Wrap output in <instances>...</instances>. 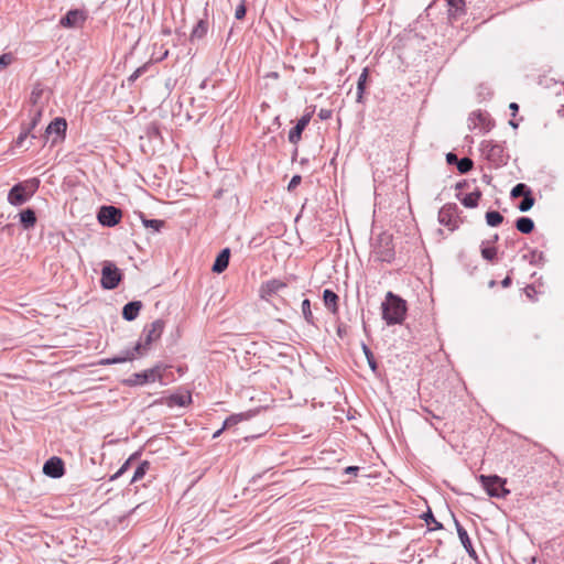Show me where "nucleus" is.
Instances as JSON below:
<instances>
[{
  "label": "nucleus",
  "instance_id": "obj_1",
  "mask_svg": "<svg viewBox=\"0 0 564 564\" xmlns=\"http://www.w3.org/2000/svg\"><path fill=\"white\" fill-rule=\"evenodd\" d=\"M164 327L165 323L163 319H155L151 324L145 325L142 332V337L131 350H127L123 356L104 359L101 360L100 364H121L128 360H133L135 355H144L151 348V345L158 339H160V337L163 334Z\"/></svg>",
  "mask_w": 564,
  "mask_h": 564
},
{
  "label": "nucleus",
  "instance_id": "obj_2",
  "mask_svg": "<svg viewBox=\"0 0 564 564\" xmlns=\"http://www.w3.org/2000/svg\"><path fill=\"white\" fill-rule=\"evenodd\" d=\"M381 310L387 325L402 324L408 312L406 301L389 291L381 304Z\"/></svg>",
  "mask_w": 564,
  "mask_h": 564
},
{
  "label": "nucleus",
  "instance_id": "obj_3",
  "mask_svg": "<svg viewBox=\"0 0 564 564\" xmlns=\"http://www.w3.org/2000/svg\"><path fill=\"white\" fill-rule=\"evenodd\" d=\"M40 181L30 178L24 182L17 183L8 193V202L13 206H21L26 203L37 191Z\"/></svg>",
  "mask_w": 564,
  "mask_h": 564
},
{
  "label": "nucleus",
  "instance_id": "obj_4",
  "mask_svg": "<svg viewBox=\"0 0 564 564\" xmlns=\"http://www.w3.org/2000/svg\"><path fill=\"white\" fill-rule=\"evenodd\" d=\"M372 253L378 261L391 262L395 256L392 236L387 232L378 235L372 243Z\"/></svg>",
  "mask_w": 564,
  "mask_h": 564
},
{
  "label": "nucleus",
  "instance_id": "obj_5",
  "mask_svg": "<svg viewBox=\"0 0 564 564\" xmlns=\"http://www.w3.org/2000/svg\"><path fill=\"white\" fill-rule=\"evenodd\" d=\"M478 480L488 496L492 498H506L510 494V490L506 488L507 479L498 475H480Z\"/></svg>",
  "mask_w": 564,
  "mask_h": 564
},
{
  "label": "nucleus",
  "instance_id": "obj_6",
  "mask_svg": "<svg viewBox=\"0 0 564 564\" xmlns=\"http://www.w3.org/2000/svg\"><path fill=\"white\" fill-rule=\"evenodd\" d=\"M122 276V272L119 268L116 267L115 263L105 261L101 269V288L105 290L116 289L120 284Z\"/></svg>",
  "mask_w": 564,
  "mask_h": 564
},
{
  "label": "nucleus",
  "instance_id": "obj_7",
  "mask_svg": "<svg viewBox=\"0 0 564 564\" xmlns=\"http://www.w3.org/2000/svg\"><path fill=\"white\" fill-rule=\"evenodd\" d=\"M162 379V368L156 365L150 369H147L142 372L132 373L127 380L126 383L128 386H143L150 382H155L156 380Z\"/></svg>",
  "mask_w": 564,
  "mask_h": 564
},
{
  "label": "nucleus",
  "instance_id": "obj_8",
  "mask_svg": "<svg viewBox=\"0 0 564 564\" xmlns=\"http://www.w3.org/2000/svg\"><path fill=\"white\" fill-rule=\"evenodd\" d=\"M67 122L64 118H55L45 129L44 134L41 137L46 143L52 137V145H55L65 138Z\"/></svg>",
  "mask_w": 564,
  "mask_h": 564
},
{
  "label": "nucleus",
  "instance_id": "obj_9",
  "mask_svg": "<svg viewBox=\"0 0 564 564\" xmlns=\"http://www.w3.org/2000/svg\"><path fill=\"white\" fill-rule=\"evenodd\" d=\"M122 212L115 206H101L97 214L98 221L106 227H113L120 223Z\"/></svg>",
  "mask_w": 564,
  "mask_h": 564
},
{
  "label": "nucleus",
  "instance_id": "obj_10",
  "mask_svg": "<svg viewBox=\"0 0 564 564\" xmlns=\"http://www.w3.org/2000/svg\"><path fill=\"white\" fill-rule=\"evenodd\" d=\"M438 223L454 230L458 223V207L454 203L445 204L438 212Z\"/></svg>",
  "mask_w": 564,
  "mask_h": 564
},
{
  "label": "nucleus",
  "instance_id": "obj_11",
  "mask_svg": "<svg viewBox=\"0 0 564 564\" xmlns=\"http://www.w3.org/2000/svg\"><path fill=\"white\" fill-rule=\"evenodd\" d=\"M482 153L489 162L494 163L497 166L506 164L507 162L505 149L500 144H496L490 141L485 142L482 144Z\"/></svg>",
  "mask_w": 564,
  "mask_h": 564
},
{
  "label": "nucleus",
  "instance_id": "obj_12",
  "mask_svg": "<svg viewBox=\"0 0 564 564\" xmlns=\"http://www.w3.org/2000/svg\"><path fill=\"white\" fill-rule=\"evenodd\" d=\"M86 19L87 13L85 10L72 9L59 20V25L68 29L78 28L86 21Z\"/></svg>",
  "mask_w": 564,
  "mask_h": 564
},
{
  "label": "nucleus",
  "instance_id": "obj_13",
  "mask_svg": "<svg viewBox=\"0 0 564 564\" xmlns=\"http://www.w3.org/2000/svg\"><path fill=\"white\" fill-rule=\"evenodd\" d=\"M286 283L279 279H271L263 282L259 290V295L264 301H270V299L279 293L281 290L286 288Z\"/></svg>",
  "mask_w": 564,
  "mask_h": 564
},
{
  "label": "nucleus",
  "instance_id": "obj_14",
  "mask_svg": "<svg viewBox=\"0 0 564 564\" xmlns=\"http://www.w3.org/2000/svg\"><path fill=\"white\" fill-rule=\"evenodd\" d=\"M43 473L52 478H61L65 473V465L62 458L53 456L43 465Z\"/></svg>",
  "mask_w": 564,
  "mask_h": 564
},
{
  "label": "nucleus",
  "instance_id": "obj_15",
  "mask_svg": "<svg viewBox=\"0 0 564 564\" xmlns=\"http://www.w3.org/2000/svg\"><path fill=\"white\" fill-rule=\"evenodd\" d=\"M312 113L303 115L296 122V124L289 132V141L293 144H297L302 138V133L310 123Z\"/></svg>",
  "mask_w": 564,
  "mask_h": 564
},
{
  "label": "nucleus",
  "instance_id": "obj_16",
  "mask_svg": "<svg viewBox=\"0 0 564 564\" xmlns=\"http://www.w3.org/2000/svg\"><path fill=\"white\" fill-rule=\"evenodd\" d=\"M453 519H454V522H455V527H456V531H457V534H458V538L464 546V549L466 550V552L468 553V555L470 557H476L477 554H476V551L471 544V541L469 539V535L467 533V531L463 528V525L459 523V521L455 518V516L453 514Z\"/></svg>",
  "mask_w": 564,
  "mask_h": 564
},
{
  "label": "nucleus",
  "instance_id": "obj_17",
  "mask_svg": "<svg viewBox=\"0 0 564 564\" xmlns=\"http://www.w3.org/2000/svg\"><path fill=\"white\" fill-rule=\"evenodd\" d=\"M230 250L229 248L223 249L215 259L212 267L213 272L223 273L229 265Z\"/></svg>",
  "mask_w": 564,
  "mask_h": 564
},
{
  "label": "nucleus",
  "instance_id": "obj_18",
  "mask_svg": "<svg viewBox=\"0 0 564 564\" xmlns=\"http://www.w3.org/2000/svg\"><path fill=\"white\" fill-rule=\"evenodd\" d=\"M142 306L143 304L141 301H131L127 303L122 308L123 319L128 322L134 321L138 317Z\"/></svg>",
  "mask_w": 564,
  "mask_h": 564
},
{
  "label": "nucleus",
  "instance_id": "obj_19",
  "mask_svg": "<svg viewBox=\"0 0 564 564\" xmlns=\"http://www.w3.org/2000/svg\"><path fill=\"white\" fill-rule=\"evenodd\" d=\"M323 301L325 306L333 313L336 314L338 312V301L339 296L332 290L325 289L323 291Z\"/></svg>",
  "mask_w": 564,
  "mask_h": 564
},
{
  "label": "nucleus",
  "instance_id": "obj_20",
  "mask_svg": "<svg viewBox=\"0 0 564 564\" xmlns=\"http://www.w3.org/2000/svg\"><path fill=\"white\" fill-rule=\"evenodd\" d=\"M369 76V69L368 67H365L359 75L358 82H357V96L356 101L359 104H364V95L366 91V85Z\"/></svg>",
  "mask_w": 564,
  "mask_h": 564
},
{
  "label": "nucleus",
  "instance_id": "obj_21",
  "mask_svg": "<svg viewBox=\"0 0 564 564\" xmlns=\"http://www.w3.org/2000/svg\"><path fill=\"white\" fill-rule=\"evenodd\" d=\"M481 196V191L479 188H475L471 193L465 195L463 198H459V200L466 208H475L478 206Z\"/></svg>",
  "mask_w": 564,
  "mask_h": 564
},
{
  "label": "nucleus",
  "instance_id": "obj_22",
  "mask_svg": "<svg viewBox=\"0 0 564 564\" xmlns=\"http://www.w3.org/2000/svg\"><path fill=\"white\" fill-rule=\"evenodd\" d=\"M20 223L24 229H30L34 227L36 223V215L32 208H26L22 210L20 214Z\"/></svg>",
  "mask_w": 564,
  "mask_h": 564
},
{
  "label": "nucleus",
  "instance_id": "obj_23",
  "mask_svg": "<svg viewBox=\"0 0 564 564\" xmlns=\"http://www.w3.org/2000/svg\"><path fill=\"white\" fill-rule=\"evenodd\" d=\"M207 31H208V22L206 19H200L196 25L193 28L192 32H191V36H189V40L193 42L195 40H200L203 39L206 34H207Z\"/></svg>",
  "mask_w": 564,
  "mask_h": 564
},
{
  "label": "nucleus",
  "instance_id": "obj_24",
  "mask_svg": "<svg viewBox=\"0 0 564 564\" xmlns=\"http://www.w3.org/2000/svg\"><path fill=\"white\" fill-rule=\"evenodd\" d=\"M516 228L522 234H531L534 229V221L530 217H519L516 220Z\"/></svg>",
  "mask_w": 564,
  "mask_h": 564
},
{
  "label": "nucleus",
  "instance_id": "obj_25",
  "mask_svg": "<svg viewBox=\"0 0 564 564\" xmlns=\"http://www.w3.org/2000/svg\"><path fill=\"white\" fill-rule=\"evenodd\" d=\"M449 15L456 18L465 12V0H446Z\"/></svg>",
  "mask_w": 564,
  "mask_h": 564
},
{
  "label": "nucleus",
  "instance_id": "obj_26",
  "mask_svg": "<svg viewBox=\"0 0 564 564\" xmlns=\"http://www.w3.org/2000/svg\"><path fill=\"white\" fill-rule=\"evenodd\" d=\"M486 223L490 227H497L503 221V216L497 210L486 213Z\"/></svg>",
  "mask_w": 564,
  "mask_h": 564
},
{
  "label": "nucleus",
  "instance_id": "obj_27",
  "mask_svg": "<svg viewBox=\"0 0 564 564\" xmlns=\"http://www.w3.org/2000/svg\"><path fill=\"white\" fill-rule=\"evenodd\" d=\"M150 469V463L148 460H143L134 470L131 482H135L144 477L147 471Z\"/></svg>",
  "mask_w": 564,
  "mask_h": 564
},
{
  "label": "nucleus",
  "instance_id": "obj_28",
  "mask_svg": "<svg viewBox=\"0 0 564 564\" xmlns=\"http://www.w3.org/2000/svg\"><path fill=\"white\" fill-rule=\"evenodd\" d=\"M531 189L523 183H519L511 189L510 196L511 198L525 197V195L530 194Z\"/></svg>",
  "mask_w": 564,
  "mask_h": 564
},
{
  "label": "nucleus",
  "instance_id": "obj_29",
  "mask_svg": "<svg viewBox=\"0 0 564 564\" xmlns=\"http://www.w3.org/2000/svg\"><path fill=\"white\" fill-rule=\"evenodd\" d=\"M29 137H30L31 139H36V135H35L32 131H30V129H28V128L23 127V128L21 129V132H20L19 137H18V138H17V140L14 141L15 147H18V148L23 147L24 141H25Z\"/></svg>",
  "mask_w": 564,
  "mask_h": 564
},
{
  "label": "nucleus",
  "instance_id": "obj_30",
  "mask_svg": "<svg viewBox=\"0 0 564 564\" xmlns=\"http://www.w3.org/2000/svg\"><path fill=\"white\" fill-rule=\"evenodd\" d=\"M456 166H457V170L459 171V173L466 174L474 167V162L471 159L465 156V158L459 159Z\"/></svg>",
  "mask_w": 564,
  "mask_h": 564
},
{
  "label": "nucleus",
  "instance_id": "obj_31",
  "mask_svg": "<svg viewBox=\"0 0 564 564\" xmlns=\"http://www.w3.org/2000/svg\"><path fill=\"white\" fill-rule=\"evenodd\" d=\"M302 314L308 324L314 325V316L311 310V302L307 299L302 302Z\"/></svg>",
  "mask_w": 564,
  "mask_h": 564
},
{
  "label": "nucleus",
  "instance_id": "obj_32",
  "mask_svg": "<svg viewBox=\"0 0 564 564\" xmlns=\"http://www.w3.org/2000/svg\"><path fill=\"white\" fill-rule=\"evenodd\" d=\"M534 203H535V199L532 196V192H531L530 194L525 195V197H523V199L518 205V208L520 212L525 213L533 207Z\"/></svg>",
  "mask_w": 564,
  "mask_h": 564
},
{
  "label": "nucleus",
  "instance_id": "obj_33",
  "mask_svg": "<svg viewBox=\"0 0 564 564\" xmlns=\"http://www.w3.org/2000/svg\"><path fill=\"white\" fill-rule=\"evenodd\" d=\"M481 257L485 260L494 261L497 257V249L495 247L485 246V241L481 243Z\"/></svg>",
  "mask_w": 564,
  "mask_h": 564
},
{
  "label": "nucleus",
  "instance_id": "obj_34",
  "mask_svg": "<svg viewBox=\"0 0 564 564\" xmlns=\"http://www.w3.org/2000/svg\"><path fill=\"white\" fill-rule=\"evenodd\" d=\"M170 400H171V403H173V404H176L180 406H185L186 404H188L192 401V397H191V394H187V395L173 394V395H171Z\"/></svg>",
  "mask_w": 564,
  "mask_h": 564
},
{
  "label": "nucleus",
  "instance_id": "obj_35",
  "mask_svg": "<svg viewBox=\"0 0 564 564\" xmlns=\"http://www.w3.org/2000/svg\"><path fill=\"white\" fill-rule=\"evenodd\" d=\"M422 518L424 519V521L427 523V524H434V527L432 528V530H442L443 529V524L441 522H438L431 510H427V512H425Z\"/></svg>",
  "mask_w": 564,
  "mask_h": 564
},
{
  "label": "nucleus",
  "instance_id": "obj_36",
  "mask_svg": "<svg viewBox=\"0 0 564 564\" xmlns=\"http://www.w3.org/2000/svg\"><path fill=\"white\" fill-rule=\"evenodd\" d=\"M362 350L365 352V356L367 358L369 367L371 368L372 371H376L378 365H377V361L375 359V356H373L371 349L367 345L364 344L362 345Z\"/></svg>",
  "mask_w": 564,
  "mask_h": 564
},
{
  "label": "nucleus",
  "instance_id": "obj_37",
  "mask_svg": "<svg viewBox=\"0 0 564 564\" xmlns=\"http://www.w3.org/2000/svg\"><path fill=\"white\" fill-rule=\"evenodd\" d=\"M142 223L147 228H152L154 231H160V229L164 226V220L160 219H145L142 218Z\"/></svg>",
  "mask_w": 564,
  "mask_h": 564
},
{
  "label": "nucleus",
  "instance_id": "obj_38",
  "mask_svg": "<svg viewBox=\"0 0 564 564\" xmlns=\"http://www.w3.org/2000/svg\"><path fill=\"white\" fill-rule=\"evenodd\" d=\"M41 116H42V108H35L33 110V117L31 119V122L25 128L30 129V131L33 132L34 128L37 126V123L41 119Z\"/></svg>",
  "mask_w": 564,
  "mask_h": 564
},
{
  "label": "nucleus",
  "instance_id": "obj_39",
  "mask_svg": "<svg viewBox=\"0 0 564 564\" xmlns=\"http://www.w3.org/2000/svg\"><path fill=\"white\" fill-rule=\"evenodd\" d=\"M245 419V415L243 414H234L229 417H227L224 422V425H223V429H228L232 425H236L238 424L240 421H242Z\"/></svg>",
  "mask_w": 564,
  "mask_h": 564
},
{
  "label": "nucleus",
  "instance_id": "obj_40",
  "mask_svg": "<svg viewBox=\"0 0 564 564\" xmlns=\"http://www.w3.org/2000/svg\"><path fill=\"white\" fill-rule=\"evenodd\" d=\"M13 62V55L11 53H3L0 55V70L9 66Z\"/></svg>",
  "mask_w": 564,
  "mask_h": 564
},
{
  "label": "nucleus",
  "instance_id": "obj_41",
  "mask_svg": "<svg viewBox=\"0 0 564 564\" xmlns=\"http://www.w3.org/2000/svg\"><path fill=\"white\" fill-rule=\"evenodd\" d=\"M543 259H544V254H543V252H540V251H538V250H533V251H531V253H530V258H529L530 263H532V264H538V263H540L541 261H543Z\"/></svg>",
  "mask_w": 564,
  "mask_h": 564
},
{
  "label": "nucleus",
  "instance_id": "obj_42",
  "mask_svg": "<svg viewBox=\"0 0 564 564\" xmlns=\"http://www.w3.org/2000/svg\"><path fill=\"white\" fill-rule=\"evenodd\" d=\"M133 458H134V455H132L130 458H128V459L123 463V465L119 468V470H118V471H117V473L111 477V479H117L118 477H120L121 475H123V474L128 470V468H129V466H130V463H131V460H132Z\"/></svg>",
  "mask_w": 564,
  "mask_h": 564
},
{
  "label": "nucleus",
  "instance_id": "obj_43",
  "mask_svg": "<svg viewBox=\"0 0 564 564\" xmlns=\"http://www.w3.org/2000/svg\"><path fill=\"white\" fill-rule=\"evenodd\" d=\"M246 12H247V9H246V6H245V2H241L237 8H236V11H235V17L237 20H241L245 18L246 15Z\"/></svg>",
  "mask_w": 564,
  "mask_h": 564
},
{
  "label": "nucleus",
  "instance_id": "obj_44",
  "mask_svg": "<svg viewBox=\"0 0 564 564\" xmlns=\"http://www.w3.org/2000/svg\"><path fill=\"white\" fill-rule=\"evenodd\" d=\"M147 67H148V65H147V64H144V65H142V66H140V67H138V68L133 72V74L129 77V80H130V82H134L137 78H139V77H140V76L145 72V70H147Z\"/></svg>",
  "mask_w": 564,
  "mask_h": 564
},
{
  "label": "nucleus",
  "instance_id": "obj_45",
  "mask_svg": "<svg viewBox=\"0 0 564 564\" xmlns=\"http://www.w3.org/2000/svg\"><path fill=\"white\" fill-rule=\"evenodd\" d=\"M301 182H302V177H301V175H294V176L291 178V181H290V183H289V185H288V189H289V191H293V189H295V188L301 184Z\"/></svg>",
  "mask_w": 564,
  "mask_h": 564
},
{
  "label": "nucleus",
  "instance_id": "obj_46",
  "mask_svg": "<svg viewBox=\"0 0 564 564\" xmlns=\"http://www.w3.org/2000/svg\"><path fill=\"white\" fill-rule=\"evenodd\" d=\"M333 115V111L330 109H324L322 108L319 111H318V117L321 120H327L332 117Z\"/></svg>",
  "mask_w": 564,
  "mask_h": 564
},
{
  "label": "nucleus",
  "instance_id": "obj_47",
  "mask_svg": "<svg viewBox=\"0 0 564 564\" xmlns=\"http://www.w3.org/2000/svg\"><path fill=\"white\" fill-rule=\"evenodd\" d=\"M458 161H459V159L457 158V155L455 153L448 152L446 154V162H447V164H449V165H454L455 164L456 165Z\"/></svg>",
  "mask_w": 564,
  "mask_h": 564
},
{
  "label": "nucleus",
  "instance_id": "obj_48",
  "mask_svg": "<svg viewBox=\"0 0 564 564\" xmlns=\"http://www.w3.org/2000/svg\"><path fill=\"white\" fill-rule=\"evenodd\" d=\"M509 109L511 110V115L516 116L517 112L519 111V105L517 102H511L509 105Z\"/></svg>",
  "mask_w": 564,
  "mask_h": 564
},
{
  "label": "nucleus",
  "instance_id": "obj_49",
  "mask_svg": "<svg viewBox=\"0 0 564 564\" xmlns=\"http://www.w3.org/2000/svg\"><path fill=\"white\" fill-rule=\"evenodd\" d=\"M512 283V280L509 275H507L502 281H501V285L502 288H509Z\"/></svg>",
  "mask_w": 564,
  "mask_h": 564
},
{
  "label": "nucleus",
  "instance_id": "obj_50",
  "mask_svg": "<svg viewBox=\"0 0 564 564\" xmlns=\"http://www.w3.org/2000/svg\"><path fill=\"white\" fill-rule=\"evenodd\" d=\"M533 293H535V289L533 285H528L525 288V294L529 296V297H532Z\"/></svg>",
  "mask_w": 564,
  "mask_h": 564
},
{
  "label": "nucleus",
  "instance_id": "obj_51",
  "mask_svg": "<svg viewBox=\"0 0 564 564\" xmlns=\"http://www.w3.org/2000/svg\"><path fill=\"white\" fill-rule=\"evenodd\" d=\"M358 469H359V468H358V467H356V466H349V467H347V468L345 469V473H346V474H356V473L358 471Z\"/></svg>",
  "mask_w": 564,
  "mask_h": 564
},
{
  "label": "nucleus",
  "instance_id": "obj_52",
  "mask_svg": "<svg viewBox=\"0 0 564 564\" xmlns=\"http://www.w3.org/2000/svg\"><path fill=\"white\" fill-rule=\"evenodd\" d=\"M345 333H346V327H345L344 325H339V326L337 327V334H338V336H339V337H343Z\"/></svg>",
  "mask_w": 564,
  "mask_h": 564
},
{
  "label": "nucleus",
  "instance_id": "obj_53",
  "mask_svg": "<svg viewBox=\"0 0 564 564\" xmlns=\"http://www.w3.org/2000/svg\"><path fill=\"white\" fill-rule=\"evenodd\" d=\"M468 186L467 181H462L456 184V189H463Z\"/></svg>",
  "mask_w": 564,
  "mask_h": 564
},
{
  "label": "nucleus",
  "instance_id": "obj_54",
  "mask_svg": "<svg viewBox=\"0 0 564 564\" xmlns=\"http://www.w3.org/2000/svg\"><path fill=\"white\" fill-rule=\"evenodd\" d=\"M224 430H225V429H223V427H221L220 430L216 431V432L214 433L213 437H214V438L218 437V436L221 434V432H223Z\"/></svg>",
  "mask_w": 564,
  "mask_h": 564
},
{
  "label": "nucleus",
  "instance_id": "obj_55",
  "mask_svg": "<svg viewBox=\"0 0 564 564\" xmlns=\"http://www.w3.org/2000/svg\"><path fill=\"white\" fill-rule=\"evenodd\" d=\"M477 118L480 122H482L485 120V116L480 112L477 115Z\"/></svg>",
  "mask_w": 564,
  "mask_h": 564
},
{
  "label": "nucleus",
  "instance_id": "obj_56",
  "mask_svg": "<svg viewBox=\"0 0 564 564\" xmlns=\"http://www.w3.org/2000/svg\"><path fill=\"white\" fill-rule=\"evenodd\" d=\"M499 239V236L496 234L494 237H492V240L490 241L491 243H495L497 242V240Z\"/></svg>",
  "mask_w": 564,
  "mask_h": 564
},
{
  "label": "nucleus",
  "instance_id": "obj_57",
  "mask_svg": "<svg viewBox=\"0 0 564 564\" xmlns=\"http://www.w3.org/2000/svg\"><path fill=\"white\" fill-rule=\"evenodd\" d=\"M496 284H497V282L495 280H491L488 285H489V288H494Z\"/></svg>",
  "mask_w": 564,
  "mask_h": 564
},
{
  "label": "nucleus",
  "instance_id": "obj_58",
  "mask_svg": "<svg viewBox=\"0 0 564 564\" xmlns=\"http://www.w3.org/2000/svg\"><path fill=\"white\" fill-rule=\"evenodd\" d=\"M484 181H485L486 183H489V182H490V177H489L488 175H484Z\"/></svg>",
  "mask_w": 564,
  "mask_h": 564
}]
</instances>
